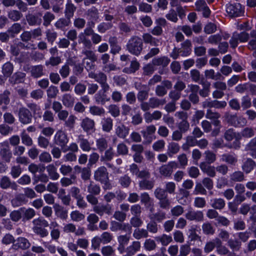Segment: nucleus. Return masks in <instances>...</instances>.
Returning <instances> with one entry per match:
<instances>
[{
	"mask_svg": "<svg viewBox=\"0 0 256 256\" xmlns=\"http://www.w3.org/2000/svg\"><path fill=\"white\" fill-rule=\"evenodd\" d=\"M142 40L136 36H132L128 40L126 44V50L132 54L140 56L143 50Z\"/></svg>",
	"mask_w": 256,
	"mask_h": 256,
	"instance_id": "1",
	"label": "nucleus"
},
{
	"mask_svg": "<svg viewBox=\"0 0 256 256\" xmlns=\"http://www.w3.org/2000/svg\"><path fill=\"white\" fill-rule=\"evenodd\" d=\"M94 179L104 184L103 188L105 190H110L112 188L109 182L108 172L104 166L98 168L94 172Z\"/></svg>",
	"mask_w": 256,
	"mask_h": 256,
	"instance_id": "2",
	"label": "nucleus"
},
{
	"mask_svg": "<svg viewBox=\"0 0 256 256\" xmlns=\"http://www.w3.org/2000/svg\"><path fill=\"white\" fill-rule=\"evenodd\" d=\"M239 132H236L232 128L226 130L224 133V137L228 142H231L234 139V140L232 144L225 146L229 148L238 150L241 146V143L239 140Z\"/></svg>",
	"mask_w": 256,
	"mask_h": 256,
	"instance_id": "3",
	"label": "nucleus"
},
{
	"mask_svg": "<svg viewBox=\"0 0 256 256\" xmlns=\"http://www.w3.org/2000/svg\"><path fill=\"white\" fill-rule=\"evenodd\" d=\"M18 116L20 122L24 125L31 123L32 119V114L30 110L23 106L19 108Z\"/></svg>",
	"mask_w": 256,
	"mask_h": 256,
	"instance_id": "4",
	"label": "nucleus"
},
{
	"mask_svg": "<svg viewBox=\"0 0 256 256\" xmlns=\"http://www.w3.org/2000/svg\"><path fill=\"white\" fill-rule=\"evenodd\" d=\"M102 89L98 92L94 96L95 102L98 104L104 105L110 100V97L107 94V92L110 89V86L101 87Z\"/></svg>",
	"mask_w": 256,
	"mask_h": 256,
	"instance_id": "5",
	"label": "nucleus"
},
{
	"mask_svg": "<svg viewBox=\"0 0 256 256\" xmlns=\"http://www.w3.org/2000/svg\"><path fill=\"white\" fill-rule=\"evenodd\" d=\"M69 138L66 134L62 130H58L54 136V142L62 150L67 145Z\"/></svg>",
	"mask_w": 256,
	"mask_h": 256,
	"instance_id": "6",
	"label": "nucleus"
},
{
	"mask_svg": "<svg viewBox=\"0 0 256 256\" xmlns=\"http://www.w3.org/2000/svg\"><path fill=\"white\" fill-rule=\"evenodd\" d=\"M178 168V164L174 161L168 162L166 164H164L159 168V172L164 177L170 178L171 176L174 169Z\"/></svg>",
	"mask_w": 256,
	"mask_h": 256,
	"instance_id": "7",
	"label": "nucleus"
},
{
	"mask_svg": "<svg viewBox=\"0 0 256 256\" xmlns=\"http://www.w3.org/2000/svg\"><path fill=\"white\" fill-rule=\"evenodd\" d=\"M226 10L231 17L240 16L244 14V8L240 3L230 4L227 6Z\"/></svg>",
	"mask_w": 256,
	"mask_h": 256,
	"instance_id": "8",
	"label": "nucleus"
},
{
	"mask_svg": "<svg viewBox=\"0 0 256 256\" xmlns=\"http://www.w3.org/2000/svg\"><path fill=\"white\" fill-rule=\"evenodd\" d=\"M156 131V128L151 124L146 126V128L141 131V134L144 138L143 144H150L153 140V135Z\"/></svg>",
	"mask_w": 256,
	"mask_h": 256,
	"instance_id": "9",
	"label": "nucleus"
},
{
	"mask_svg": "<svg viewBox=\"0 0 256 256\" xmlns=\"http://www.w3.org/2000/svg\"><path fill=\"white\" fill-rule=\"evenodd\" d=\"M30 245V243L27 238L19 237L16 240L15 243L12 244V248L16 250L18 249L26 250L29 248Z\"/></svg>",
	"mask_w": 256,
	"mask_h": 256,
	"instance_id": "10",
	"label": "nucleus"
},
{
	"mask_svg": "<svg viewBox=\"0 0 256 256\" xmlns=\"http://www.w3.org/2000/svg\"><path fill=\"white\" fill-rule=\"evenodd\" d=\"M195 10L198 12H202L205 18H208L210 14V10L204 0H198L195 2Z\"/></svg>",
	"mask_w": 256,
	"mask_h": 256,
	"instance_id": "11",
	"label": "nucleus"
},
{
	"mask_svg": "<svg viewBox=\"0 0 256 256\" xmlns=\"http://www.w3.org/2000/svg\"><path fill=\"white\" fill-rule=\"evenodd\" d=\"M0 187L4 190L12 188L16 190L18 185L14 182H12L8 176H4L0 178Z\"/></svg>",
	"mask_w": 256,
	"mask_h": 256,
	"instance_id": "12",
	"label": "nucleus"
},
{
	"mask_svg": "<svg viewBox=\"0 0 256 256\" xmlns=\"http://www.w3.org/2000/svg\"><path fill=\"white\" fill-rule=\"evenodd\" d=\"M10 95L11 92L8 89L0 93V106H2V110H7V106L10 104Z\"/></svg>",
	"mask_w": 256,
	"mask_h": 256,
	"instance_id": "13",
	"label": "nucleus"
},
{
	"mask_svg": "<svg viewBox=\"0 0 256 256\" xmlns=\"http://www.w3.org/2000/svg\"><path fill=\"white\" fill-rule=\"evenodd\" d=\"M186 219L190 221L200 222L204 220V214L202 211L190 210L186 214Z\"/></svg>",
	"mask_w": 256,
	"mask_h": 256,
	"instance_id": "14",
	"label": "nucleus"
},
{
	"mask_svg": "<svg viewBox=\"0 0 256 256\" xmlns=\"http://www.w3.org/2000/svg\"><path fill=\"white\" fill-rule=\"evenodd\" d=\"M94 211L100 216H102L104 214L110 215L112 212V206L109 204H101L94 206Z\"/></svg>",
	"mask_w": 256,
	"mask_h": 256,
	"instance_id": "15",
	"label": "nucleus"
},
{
	"mask_svg": "<svg viewBox=\"0 0 256 256\" xmlns=\"http://www.w3.org/2000/svg\"><path fill=\"white\" fill-rule=\"evenodd\" d=\"M130 128L120 122L116 126L115 134L120 138H125L129 134Z\"/></svg>",
	"mask_w": 256,
	"mask_h": 256,
	"instance_id": "16",
	"label": "nucleus"
},
{
	"mask_svg": "<svg viewBox=\"0 0 256 256\" xmlns=\"http://www.w3.org/2000/svg\"><path fill=\"white\" fill-rule=\"evenodd\" d=\"M94 126V120L88 118H84L80 124V126L83 130L88 133H91L95 130Z\"/></svg>",
	"mask_w": 256,
	"mask_h": 256,
	"instance_id": "17",
	"label": "nucleus"
},
{
	"mask_svg": "<svg viewBox=\"0 0 256 256\" xmlns=\"http://www.w3.org/2000/svg\"><path fill=\"white\" fill-rule=\"evenodd\" d=\"M256 168V162L252 158H246L243 162L242 169L246 174H250Z\"/></svg>",
	"mask_w": 256,
	"mask_h": 256,
	"instance_id": "18",
	"label": "nucleus"
},
{
	"mask_svg": "<svg viewBox=\"0 0 256 256\" xmlns=\"http://www.w3.org/2000/svg\"><path fill=\"white\" fill-rule=\"evenodd\" d=\"M0 156L2 160L8 163L10 162L12 154L8 144L0 149Z\"/></svg>",
	"mask_w": 256,
	"mask_h": 256,
	"instance_id": "19",
	"label": "nucleus"
},
{
	"mask_svg": "<svg viewBox=\"0 0 256 256\" xmlns=\"http://www.w3.org/2000/svg\"><path fill=\"white\" fill-rule=\"evenodd\" d=\"M141 248L140 242L138 241H134L132 244L126 248V254L123 256H133L140 251Z\"/></svg>",
	"mask_w": 256,
	"mask_h": 256,
	"instance_id": "20",
	"label": "nucleus"
},
{
	"mask_svg": "<svg viewBox=\"0 0 256 256\" xmlns=\"http://www.w3.org/2000/svg\"><path fill=\"white\" fill-rule=\"evenodd\" d=\"M76 6L70 0H68L65 6L64 10V16L71 20L74 16L76 10Z\"/></svg>",
	"mask_w": 256,
	"mask_h": 256,
	"instance_id": "21",
	"label": "nucleus"
},
{
	"mask_svg": "<svg viewBox=\"0 0 256 256\" xmlns=\"http://www.w3.org/2000/svg\"><path fill=\"white\" fill-rule=\"evenodd\" d=\"M181 47L179 48L181 52L182 56H188L191 54L192 44L189 40H186L180 44Z\"/></svg>",
	"mask_w": 256,
	"mask_h": 256,
	"instance_id": "22",
	"label": "nucleus"
},
{
	"mask_svg": "<svg viewBox=\"0 0 256 256\" xmlns=\"http://www.w3.org/2000/svg\"><path fill=\"white\" fill-rule=\"evenodd\" d=\"M26 74L21 72H17L10 77L8 81L10 84L14 85L22 83L24 82Z\"/></svg>",
	"mask_w": 256,
	"mask_h": 256,
	"instance_id": "23",
	"label": "nucleus"
},
{
	"mask_svg": "<svg viewBox=\"0 0 256 256\" xmlns=\"http://www.w3.org/2000/svg\"><path fill=\"white\" fill-rule=\"evenodd\" d=\"M256 130L254 128L250 126H246L242 130L239 132V140L242 138H250L255 135Z\"/></svg>",
	"mask_w": 256,
	"mask_h": 256,
	"instance_id": "24",
	"label": "nucleus"
},
{
	"mask_svg": "<svg viewBox=\"0 0 256 256\" xmlns=\"http://www.w3.org/2000/svg\"><path fill=\"white\" fill-rule=\"evenodd\" d=\"M200 167L201 170L209 176L214 178L216 176V169L214 166L208 164L205 162H202L200 164Z\"/></svg>",
	"mask_w": 256,
	"mask_h": 256,
	"instance_id": "25",
	"label": "nucleus"
},
{
	"mask_svg": "<svg viewBox=\"0 0 256 256\" xmlns=\"http://www.w3.org/2000/svg\"><path fill=\"white\" fill-rule=\"evenodd\" d=\"M170 59L166 56L156 57L152 60V64L155 66L166 67L170 63Z\"/></svg>",
	"mask_w": 256,
	"mask_h": 256,
	"instance_id": "26",
	"label": "nucleus"
},
{
	"mask_svg": "<svg viewBox=\"0 0 256 256\" xmlns=\"http://www.w3.org/2000/svg\"><path fill=\"white\" fill-rule=\"evenodd\" d=\"M251 39L248 42L247 48L250 50H254L253 56L256 57V30H252L250 32Z\"/></svg>",
	"mask_w": 256,
	"mask_h": 256,
	"instance_id": "27",
	"label": "nucleus"
},
{
	"mask_svg": "<svg viewBox=\"0 0 256 256\" xmlns=\"http://www.w3.org/2000/svg\"><path fill=\"white\" fill-rule=\"evenodd\" d=\"M198 226L196 224L191 226L188 230V238L190 241H201V236L196 234Z\"/></svg>",
	"mask_w": 256,
	"mask_h": 256,
	"instance_id": "28",
	"label": "nucleus"
},
{
	"mask_svg": "<svg viewBox=\"0 0 256 256\" xmlns=\"http://www.w3.org/2000/svg\"><path fill=\"white\" fill-rule=\"evenodd\" d=\"M244 171H235L230 175V180L232 182H240L245 180Z\"/></svg>",
	"mask_w": 256,
	"mask_h": 256,
	"instance_id": "29",
	"label": "nucleus"
},
{
	"mask_svg": "<svg viewBox=\"0 0 256 256\" xmlns=\"http://www.w3.org/2000/svg\"><path fill=\"white\" fill-rule=\"evenodd\" d=\"M78 42L79 44H82V50L92 49V43L91 40L88 37H86L83 34H79L78 36Z\"/></svg>",
	"mask_w": 256,
	"mask_h": 256,
	"instance_id": "30",
	"label": "nucleus"
},
{
	"mask_svg": "<svg viewBox=\"0 0 256 256\" xmlns=\"http://www.w3.org/2000/svg\"><path fill=\"white\" fill-rule=\"evenodd\" d=\"M31 76L34 78H38L44 74V66L40 64L32 66L30 68Z\"/></svg>",
	"mask_w": 256,
	"mask_h": 256,
	"instance_id": "31",
	"label": "nucleus"
},
{
	"mask_svg": "<svg viewBox=\"0 0 256 256\" xmlns=\"http://www.w3.org/2000/svg\"><path fill=\"white\" fill-rule=\"evenodd\" d=\"M48 176L52 180H57L60 178V174L57 172V168L54 164H50L46 166Z\"/></svg>",
	"mask_w": 256,
	"mask_h": 256,
	"instance_id": "32",
	"label": "nucleus"
},
{
	"mask_svg": "<svg viewBox=\"0 0 256 256\" xmlns=\"http://www.w3.org/2000/svg\"><path fill=\"white\" fill-rule=\"evenodd\" d=\"M221 160L228 164L235 166L238 162V158L234 154H224L222 156Z\"/></svg>",
	"mask_w": 256,
	"mask_h": 256,
	"instance_id": "33",
	"label": "nucleus"
},
{
	"mask_svg": "<svg viewBox=\"0 0 256 256\" xmlns=\"http://www.w3.org/2000/svg\"><path fill=\"white\" fill-rule=\"evenodd\" d=\"M28 200L25 196L22 194H17L12 200L11 204L14 207H18L27 202Z\"/></svg>",
	"mask_w": 256,
	"mask_h": 256,
	"instance_id": "34",
	"label": "nucleus"
},
{
	"mask_svg": "<svg viewBox=\"0 0 256 256\" xmlns=\"http://www.w3.org/2000/svg\"><path fill=\"white\" fill-rule=\"evenodd\" d=\"M186 142L182 146V148L184 150H188L190 147H193L196 146L197 139L192 136H188L186 138Z\"/></svg>",
	"mask_w": 256,
	"mask_h": 256,
	"instance_id": "35",
	"label": "nucleus"
},
{
	"mask_svg": "<svg viewBox=\"0 0 256 256\" xmlns=\"http://www.w3.org/2000/svg\"><path fill=\"white\" fill-rule=\"evenodd\" d=\"M148 179H144L139 182L138 186L140 190H150L154 187V180Z\"/></svg>",
	"mask_w": 256,
	"mask_h": 256,
	"instance_id": "36",
	"label": "nucleus"
},
{
	"mask_svg": "<svg viewBox=\"0 0 256 256\" xmlns=\"http://www.w3.org/2000/svg\"><path fill=\"white\" fill-rule=\"evenodd\" d=\"M211 206L215 210H222L226 206L225 200L222 198H214L210 200Z\"/></svg>",
	"mask_w": 256,
	"mask_h": 256,
	"instance_id": "37",
	"label": "nucleus"
},
{
	"mask_svg": "<svg viewBox=\"0 0 256 256\" xmlns=\"http://www.w3.org/2000/svg\"><path fill=\"white\" fill-rule=\"evenodd\" d=\"M190 77L192 82L202 84L204 78L200 72L196 69H192L190 71Z\"/></svg>",
	"mask_w": 256,
	"mask_h": 256,
	"instance_id": "38",
	"label": "nucleus"
},
{
	"mask_svg": "<svg viewBox=\"0 0 256 256\" xmlns=\"http://www.w3.org/2000/svg\"><path fill=\"white\" fill-rule=\"evenodd\" d=\"M118 28L122 34H130L132 30L130 24L126 22H120L118 24Z\"/></svg>",
	"mask_w": 256,
	"mask_h": 256,
	"instance_id": "39",
	"label": "nucleus"
},
{
	"mask_svg": "<svg viewBox=\"0 0 256 256\" xmlns=\"http://www.w3.org/2000/svg\"><path fill=\"white\" fill-rule=\"evenodd\" d=\"M62 102L66 108H72L74 103V98L70 94H65L62 96Z\"/></svg>",
	"mask_w": 256,
	"mask_h": 256,
	"instance_id": "40",
	"label": "nucleus"
},
{
	"mask_svg": "<svg viewBox=\"0 0 256 256\" xmlns=\"http://www.w3.org/2000/svg\"><path fill=\"white\" fill-rule=\"evenodd\" d=\"M102 129L104 132H110L112 128L113 120L110 117L104 118L101 122Z\"/></svg>",
	"mask_w": 256,
	"mask_h": 256,
	"instance_id": "41",
	"label": "nucleus"
},
{
	"mask_svg": "<svg viewBox=\"0 0 256 256\" xmlns=\"http://www.w3.org/2000/svg\"><path fill=\"white\" fill-rule=\"evenodd\" d=\"M14 66L12 63L8 62L2 66V73L6 78H10L14 71Z\"/></svg>",
	"mask_w": 256,
	"mask_h": 256,
	"instance_id": "42",
	"label": "nucleus"
},
{
	"mask_svg": "<svg viewBox=\"0 0 256 256\" xmlns=\"http://www.w3.org/2000/svg\"><path fill=\"white\" fill-rule=\"evenodd\" d=\"M190 192L184 188H180L179 190L178 200L182 204H185L187 202V199L190 196Z\"/></svg>",
	"mask_w": 256,
	"mask_h": 256,
	"instance_id": "43",
	"label": "nucleus"
},
{
	"mask_svg": "<svg viewBox=\"0 0 256 256\" xmlns=\"http://www.w3.org/2000/svg\"><path fill=\"white\" fill-rule=\"evenodd\" d=\"M216 252L220 255H226L229 252V250L225 246L222 245V242L219 238H216Z\"/></svg>",
	"mask_w": 256,
	"mask_h": 256,
	"instance_id": "44",
	"label": "nucleus"
},
{
	"mask_svg": "<svg viewBox=\"0 0 256 256\" xmlns=\"http://www.w3.org/2000/svg\"><path fill=\"white\" fill-rule=\"evenodd\" d=\"M22 208V220H28L33 218L36 215L35 210L32 208H26L24 207Z\"/></svg>",
	"mask_w": 256,
	"mask_h": 256,
	"instance_id": "45",
	"label": "nucleus"
},
{
	"mask_svg": "<svg viewBox=\"0 0 256 256\" xmlns=\"http://www.w3.org/2000/svg\"><path fill=\"white\" fill-rule=\"evenodd\" d=\"M114 156V154L112 147H110L108 149L105 150L104 155L100 156V161L102 162H108L111 161Z\"/></svg>",
	"mask_w": 256,
	"mask_h": 256,
	"instance_id": "46",
	"label": "nucleus"
},
{
	"mask_svg": "<svg viewBox=\"0 0 256 256\" xmlns=\"http://www.w3.org/2000/svg\"><path fill=\"white\" fill-rule=\"evenodd\" d=\"M87 188L88 192L89 194H92L94 195L100 194L101 191L100 186L92 181L90 182V184L87 186Z\"/></svg>",
	"mask_w": 256,
	"mask_h": 256,
	"instance_id": "47",
	"label": "nucleus"
},
{
	"mask_svg": "<svg viewBox=\"0 0 256 256\" xmlns=\"http://www.w3.org/2000/svg\"><path fill=\"white\" fill-rule=\"evenodd\" d=\"M140 68V64L136 60L131 62L129 67L124 68L122 70V72L128 74L134 73Z\"/></svg>",
	"mask_w": 256,
	"mask_h": 256,
	"instance_id": "48",
	"label": "nucleus"
},
{
	"mask_svg": "<svg viewBox=\"0 0 256 256\" xmlns=\"http://www.w3.org/2000/svg\"><path fill=\"white\" fill-rule=\"evenodd\" d=\"M86 14L89 18L90 22H96L99 19V13L98 9L93 7L87 10Z\"/></svg>",
	"mask_w": 256,
	"mask_h": 256,
	"instance_id": "49",
	"label": "nucleus"
},
{
	"mask_svg": "<svg viewBox=\"0 0 256 256\" xmlns=\"http://www.w3.org/2000/svg\"><path fill=\"white\" fill-rule=\"evenodd\" d=\"M71 24V20L67 17L60 18L55 24L57 28L63 30L64 28L68 26Z\"/></svg>",
	"mask_w": 256,
	"mask_h": 256,
	"instance_id": "50",
	"label": "nucleus"
},
{
	"mask_svg": "<svg viewBox=\"0 0 256 256\" xmlns=\"http://www.w3.org/2000/svg\"><path fill=\"white\" fill-rule=\"evenodd\" d=\"M180 150L179 144L174 142H171L168 144V146L167 154L170 156H172L174 154H177Z\"/></svg>",
	"mask_w": 256,
	"mask_h": 256,
	"instance_id": "51",
	"label": "nucleus"
},
{
	"mask_svg": "<svg viewBox=\"0 0 256 256\" xmlns=\"http://www.w3.org/2000/svg\"><path fill=\"white\" fill-rule=\"evenodd\" d=\"M78 142L82 150L89 152L91 150L90 144L88 140L84 138L82 136H78Z\"/></svg>",
	"mask_w": 256,
	"mask_h": 256,
	"instance_id": "52",
	"label": "nucleus"
},
{
	"mask_svg": "<svg viewBox=\"0 0 256 256\" xmlns=\"http://www.w3.org/2000/svg\"><path fill=\"white\" fill-rule=\"evenodd\" d=\"M76 117L73 115L70 114L68 117V120H64V126L67 128V130L70 131L74 130L76 124Z\"/></svg>",
	"mask_w": 256,
	"mask_h": 256,
	"instance_id": "53",
	"label": "nucleus"
},
{
	"mask_svg": "<svg viewBox=\"0 0 256 256\" xmlns=\"http://www.w3.org/2000/svg\"><path fill=\"white\" fill-rule=\"evenodd\" d=\"M96 81L100 84L101 87L110 86L107 82V76L102 72L97 73V76Z\"/></svg>",
	"mask_w": 256,
	"mask_h": 256,
	"instance_id": "54",
	"label": "nucleus"
},
{
	"mask_svg": "<svg viewBox=\"0 0 256 256\" xmlns=\"http://www.w3.org/2000/svg\"><path fill=\"white\" fill-rule=\"evenodd\" d=\"M133 236L136 240L142 238H146L148 236V233L146 230L144 228H136L134 231Z\"/></svg>",
	"mask_w": 256,
	"mask_h": 256,
	"instance_id": "55",
	"label": "nucleus"
},
{
	"mask_svg": "<svg viewBox=\"0 0 256 256\" xmlns=\"http://www.w3.org/2000/svg\"><path fill=\"white\" fill-rule=\"evenodd\" d=\"M149 102L151 108H155L166 104V100L165 99H159L156 97H152L149 99Z\"/></svg>",
	"mask_w": 256,
	"mask_h": 256,
	"instance_id": "56",
	"label": "nucleus"
},
{
	"mask_svg": "<svg viewBox=\"0 0 256 256\" xmlns=\"http://www.w3.org/2000/svg\"><path fill=\"white\" fill-rule=\"evenodd\" d=\"M56 214L60 219L66 220L68 217V211L59 204H56L54 206Z\"/></svg>",
	"mask_w": 256,
	"mask_h": 256,
	"instance_id": "57",
	"label": "nucleus"
},
{
	"mask_svg": "<svg viewBox=\"0 0 256 256\" xmlns=\"http://www.w3.org/2000/svg\"><path fill=\"white\" fill-rule=\"evenodd\" d=\"M22 30V25L20 23H14L8 30V32L12 38L20 32Z\"/></svg>",
	"mask_w": 256,
	"mask_h": 256,
	"instance_id": "58",
	"label": "nucleus"
},
{
	"mask_svg": "<svg viewBox=\"0 0 256 256\" xmlns=\"http://www.w3.org/2000/svg\"><path fill=\"white\" fill-rule=\"evenodd\" d=\"M8 18L13 22H18L22 17V14L18 10H12L8 12Z\"/></svg>",
	"mask_w": 256,
	"mask_h": 256,
	"instance_id": "59",
	"label": "nucleus"
},
{
	"mask_svg": "<svg viewBox=\"0 0 256 256\" xmlns=\"http://www.w3.org/2000/svg\"><path fill=\"white\" fill-rule=\"evenodd\" d=\"M202 228L203 233L206 235H213L215 232V228L209 222H204Z\"/></svg>",
	"mask_w": 256,
	"mask_h": 256,
	"instance_id": "60",
	"label": "nucleus"
},
{
	"mask_svg": "<svg viewBox=\"0 0 256 256\" xmlns=\"http://www.w3.org/2000/svg\"><path fill=\"white\" fill-rule=\"evenodd\" d=\"M204 160L208 164L214 163L216 160V154L210 150H207L204 152Z\"/></svg>",
	"mask_w": 256,
	"mask_h": 256,
	"instance_id": "61",
	"label": "nucleus"
},
{
	"mask_svg": "<svg viewBox=\"0 0 256 256\" xmlns=\"http://www.w3.org/2000/svg\"><path fill=\"white\" fill-rule=\"evenodd\" d=\"M96 146L99 152H102L107 149L108 142L105 138H100L96 140Z\"/></svg>",
	"mask_w": 256,
	"mask_h": 256,
	"instance_id": "62",
	"label": "nucleus"
},
{
	"mask_svg": "<svg viewBox=\"0 0 256 256\" xmlns=\"http://www.w3.org/2000/svg\"><path fill=\"white\" fill-rule=\"evenodd\" d=\"M90 112L93 116H101L104 115L106 111L102 107L93 106L90 107Z\"/></svg>",
	"mask_w": 256,
	"mask_h": 256,
	"instance_id": "63",
	"label": "nucleus"
},
{
	"mask_svg": "<svg viewBox=\"0 0 256 256\" xmlns=\"http://www.w3.org/2000/svg\"><path fill=\"white\" fill-rule=\"evenodd\" d=\"M10 217L12 221L16 222H18L23 217L22 208L12 211L10 214Z\"/></svg>",
	"mask_w": 256,
	"mask_h": 256,
	"instance_id": "64",
	"label": "nucleus"
}]
</instances>
